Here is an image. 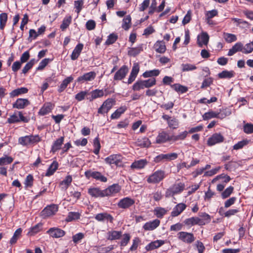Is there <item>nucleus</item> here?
<instances>
[{
    "instance_id": "37",
    "label": "nucleus",
    "mask_w": 253,
    "mask_h": 253,
    "mask_svg": "<svg viewBox=\"0 0 253 253\" xmlns=\"http://www.w3.org/2000/svg\"><path fill=\"white\" fill-rule=\"evenodd\" d=\"M235 73L234 71L224 70L218 74L220 79H231L235 76Z\"/></svg>"
},
{
    "instance_id": "26",
    "label": "nucleus",
    "mask_w": 253,
    "mask_h": 253,
    "mask_svg": "<svg viewBox=\"0 0 253 253\" xmlns=\"http://www.w3.org/2000/svg\"><path fill=\"white\" fill-rule=\"evenodd\" d=\"M243 44L241 42H238L229 50L227 55L229 56H232L239 51H242L243 52Z\"/></svg>"
},
{
    "instance_id": "16",
    "label": "nucleus",
    "mask_w": 253,
    "mask_h": 253,
    "mask_svg": "<svg viewBox=\"0 0 253 253\" xmlns=\"http://www.w3.org/2000/svg\"><path fill=\"white\" fill-rule=\"evenodd\" d=\"M171 142V135L165 131L159 132L156 138V143L162 144L167 142Z\"/></svg>"
},
{
    "instance_id": "8",
    "label": "nucleus",
    "mask_w": 253,
    "mask_h": 253,
    "mask_svg": "<svg viewBox=\"0 0 253 253\" xmlns=\"http://www.w3.org/2000/svg\"><path fill=\"white\" fill-rule=\"evenodd\" d=\"M129 69L127 66L123 65L115 74L113 79L115 81L123 80L128 73Z\"/></svg>"
},
{
    "instance_id": "42",
    "label": "nucleus",
    "mask_w": 253,
    "mask_h": 253,
    "mask_svg": "<svg viewBox=\"0 0 253 253\" xmlns=\"http://www.w3.org/2000/svg\"><path fill=\"white\" fill-rule=\"evenodd\" d=\"M168 210L162 207H156L154 210V213L158 218H162L167 214Z\"/></svg>"
},
{
    "instance_id": "36",
    "label": "nucleus",
    "mask_w": 253,
    "mask_h": 253,
    "mask_svg": "<svg viewBox=\"0 0 253 253\" xmlns=\"http://www.w3.org/2000/svg\"><path fill=\"white\" fill-rule=\"evenodd\" d=\"M126 106H121L117 109L111 116L112 119H117L120 117L122 114H124L126 110Z\"/></svg>"
},
{
    "instance_id": "29",
    "label": "nucleus",
    "mask_w": 253,
    "mask_h": 253,
    "mask_svg": "<svg viewBox=\"0 0 253 253\" xmlns=\"http://www.w3.org/2000/svg\"><path fill=\"white\" fill-rule=\"evenodd\" d=\"M90 96L89 97H87V99L89 100V101H92L93 100L97 98L102 97L104 95V91L103 89H96L93 90H92L90 92Z\"/></svg>"
},
{
    "instance_id": "2",
    "label": "nucleus",
    "mask_w": 253,
    "mask_h": 253,
    "mask_svg": "<svg viewBox=\"0 0 253 253\" xmlns=\"http://www.w3.org/2000/svg\"><path fill=\"white\" fill-rule=\"evenodd\" d=\"M84 176L87 179L91 178L101 182H106L108 180L107 177L101 172L94 170V169L86 170L84 172Z\"/></svg>"
},
{
    "instance_id": "30",
    "label": "nucleus",
    "mask_w": 253,
    "mask_h": 253,
    "mask_svg": "<svg viewBox=\"0 0 253 253\" xmlns=\"http://www.w3.org/2000/svg\"><path fill=\"white\" fill-rule=\"evenodd\" d=\"M154 46L157 53H164L166 50L165 43L163 41H157Z\"/></svg>"
},
{
    "instance_id": "25",
    "label": "nucleus",
    "mask_w": 253,
    "mask_h": 253,
    "mask_svg": "<svg viewBox=\"0 0 253 253\" xmlns=\"http://www.w3.org/2000/svg\"><path fill=\"white\" fill-rule=\"evenodd\" d=\"M209 41V36L206 32H203L201 36L197 38V43L199 47H202L203 45H207Z\"/></svg>"
},
{
    "instance_id": "52",
    "label": "nucleus",
    "mask_w": 253,
    "mask_h": 253,
    "mask_svg": "<svg viewBox=\"0 0 253 253\" xmlns=\"http://www.w3.org/2000/svg\"><path fill=\"white\" fill-rule=\"evenodd\" d=\"M7 21V14L6 13H2L0 14V29L3 30L6 25Z\"/></svg>"
},
{
    "instance_id": "32",
    "label": "nucleus",
    "mask_w": 253,
    "mask_h": 253,
    "mask_svg": "<svg viewBox=\"0 0 253 253\" xmlns=\"http://www.w3.org/2000/svg\"><path fill=\"white\" fill-rule=\"evenodd\" d=\"M58 167L59 164L58 162L56 161H54L47 169L45 175L46 176H50L53 175L58 169Z\"/></svg>"
},
{
    "instance_id": "35",
    "label": "nucleus",
    "mask_w": 253,
    "mask_h": 253,
    "mask_svg": "<svg viewBox=\"0 0 253 253\" xmlns=\"http://www.w3.org/2000/svg\"><path fill=\"white\" fill-rule=\"evenodd\" d=\"M188 132L184 131L180 132L179 134L171 135V140L172 142H175L179 140H184L187 136Z\"/></svg>"
},
{
    "instance_id": "6",
    "label": "nucleus",
    "mask_w": 253,
    "mask_h": 253,
    "mask_svg": "<svg viewBox=\"0 0 253 253\" xmlns=\"http://www.w3.org/2000/svg\"><path fill=\"white\" fill-rule=\"evenodd\" d=\"M116 101L113 98H108L103 102L102 105L98 108L97 113L104 115L107 113L115 104Z\"/></svg>"
},
{
    "instance_id": "22",
    "label": "nucleus",
    "mask_w": 253,
    "mask_h": 253,
    "mask_svg": "<svg viewBox=\"0 0 253 253\" xmlns=\"http://www.w3.org/2000/svg\"><path fill=\"white\" fill-rule=\"evenodd\" d=\"M47 233L53 238H60L63 237L65 235V232L58 228H51Z\"/></svg>"
},
{
    "instance_id": "64",
    "label": "nucleus",
    "mask_w": 253,
    "mask_h": 253,
    "mask_svg": "<svg viewBox=\"0 0 253 253\" xmlns=\"http://www.w3.org/2000/svg\"><path fill=\"white\" fill-rule=\"evenodd\" d=\"M253 51V42L246 44L245 46H243V53L249 54Z\"/></svg>"
},
{
    "instance_id": "56",
    "label": "nucleus",
    "mask_w": 253,
    "mask_h": 253,
    "mask_svg": "<svg viewBox=\"0 0 253 253\" xmlns=\"http://www.w3.org/2000/svg\"><path fill=\"white\" fill-rule=\"evenodd\" d=\"M160 222H146L143 227L146 230H153L159 225Z\"/></svg>"
},
{
    "instance_id": "28",
    "label": "nucleus",
    "mask_w": 253,
    "mask_h": 253,
    "mask_svg": "<svg viewBox=\"0 0 253 253\" xmlns=\"http://www.w3.org/2000/svg\"><path fill=\"white\" fill-rule=\"evenodd\" d=\"M83 47L84 44L81 43H78L76 46L71 55V59L72 60H75L78 59L83 49Z\"/></svg>"
},
{
    "instance_id": "23",
    "label": "nucleus",
    "mask_w": 253,
    "mask_h": 253,
    "mask_svg": "<svg viewBox=\"0 0 253 253\" xmlns=\"http://www.w3.org/2000/svg\"><path fill=\"white\" fill-rule=\"evenodd\" d=\"M122 236V232L111 230L107 233L106 238L108 240H117Z\"/></svg>"
},
{
    "instance_id": "10",
    "label": "nucleus",
    "mask_w": 253,
    "mask_h": 253,
    "mask_svg": "<svg viewBox=\"0 0 253 253\" xmlns=\"http://www.w3.org/2000/svg\"><path fill=\"white\" fill-rule=\"evenodd\" d=\"M121 186L118 183L113 184L104 189L105 196H113L119 193Z\"/></svg>"
},
{
    "instance_id": "40",
    "label": "nucleus",
    "mask_w": 253,
    "mask_h": 253,
    "mask_svg": "<svg viewBox=\"0 0 253 253\" xmlns=\"http://www.w3.org/2000/svg\"><path fill=\"white\" fill-rule=\"evenodd\" d=\"M170 87L175 91L180 93H185L188 89L187 86L182 85L179 84H174L170 85Z\"/></svg>"
},
{
    "instance_id": "34",
    "label": "nucleus",
    "mask_w": 253,
    "mask_h": 253,
    "mask_svg": "<svg viewBox=\"0 0 253 253\" xmlns=\"http://www.w3.org/2000/svg\"><path fill=\"white\" fill-rule=\"evenodd\" d=\"M200 217H201L202 219H200L199 217H191L189 218H187L185 219L184 221H201L202 219H205L206 220H211L210 216L206 212H201L199 214Z\"/></svg>"
},
{
    "instance_id": "43",
    "label": "nucleus",
    "mask_w": 253,
    "mask_h": 253,
    "mask_svg": "<svg viewBox=\"0 0 253 253\" xmlns=\"http://www.w3.org/2000/svg\"><path fill=\"white\" fill-rule=\"evenodd\" d=\"M72 22V17L71 16H66L63 19L62 24L60 25V29L62 31H65L69 26Z\"/></svg>"
},
{
    "instance_id": "21",
    "label": "nucleus",
    "mask_w": 253,
    "mask_h": 253,
    "mask_svg": "<svg viewBox=\"0 0 253 253\" xmlns=\"http://www.w3.org/2000/svg\"><path fill=\"white\" fill-rule=\"evenodd\" d=\"M164 244V241L161 240H157L150 243L145 247V249L147 251H152L159 248Z\"/></svg>"
},
{
    "instance_id": "39",
    "label": "nucleus",
    "mask_w": 253,
    "mask_h": 253,
    "mask_svg": "<svg viewBox=\"0 0 253 253\" xmlns=\"http://www.w3.org/2000/svg\"><path fill=\"white\" fill-rule=\"evenodd\" d=\"M72 180L73 179L71 175H67L65 179L61 181L59 183L60 185L62 186L61 188L62 189L66 190L71 185Z\"/></svg>"
},
{
    "instance_id": "20",
    "label": "nucleus",
    "mask_w": 253,
    "mask_h": 253,
    "mask_svg": "<svg viewBox=\"0 0 253 253\" xmlns=\"http://www.w3.org/2000/svg\"><path fill=\"white\" fill-rule=\"evenodd\" d=\"M64 140V136H61L60 138L57 139L56 140H55L51 146L50 152H52V153H55L57 151L59 150L61 148V146L63 144Z\"/></svg>"
},
{
    "instance_id": "24",
    "label": "nucleus",
    "mask_w": 253,
    "mask_h": 253,
    "mask_svg": "<svg viewBox=\"0 0 253 253\" xmlns=\"http://www.w3.org/2000/svg\"><path fill=\"white\" fill-rule=\"evenodd\" d=\"M143 50V44H139L135 47H128L127 48V55L129 56L135 57Z\"/></svg>"
},
{
    "instance_id": "5",
    "label": "nucleus",
    "mask_w": 253,
    "mask_h": 253,
    "mask_svg": "<svg viewBox=\"0 0 253 253\" xmlns=\"http://www.w3.org/2000/svg\"><path fill=\"white\" fill-rule=\"evenodd\" d=\"M178 155L176 153L161 154L154 158V162L156 163H164L177 159Z\"/></svg>"
},
{
    "instance_id": "18",
    "label": "nucleus",
    "mask_w": 253,
    "mask_h": 253,
    "mask_svg": "<svg viewBox=\"0 0 253 253\" xmlns=\"http://www.w3.org/2000/svg\"><path fill=\"white\" fill-rule=\"evenodd\" d=\"M148 164V162L145 159L135 160L130 167L132 169H144Z\"/></svg>"
},
{
    "instance_id": "63",
    "label": "nucleus",
    "mask_w": 253,
    "mask_h": 253,
    "mask_svg": "<svg viewBox=\"0 0 253 253\" xmlns=\"http://www.w3.org/2000/svg\"><path fill=\"white\" fill-rule=\"evenodd\" d=\"M243 131L246 134H251L253 133V124L251 123H247L243 126Z\"/></svg>"
},
{
    "instance_id": "58",
    "label": "nucleus",
    "mask_w": 253,
    "mask_h": 253,
    "mask_svg": "<svg viewBox=\"0 0 253 253\" xmlns=\"http://www.w3.org/2000/svg\"><path fill=\"white\" fill-rule=\"evenodd\" d=\"M143 84V80H138L133 84L132 89L134 91H139L145 88Z\"/></svg>"
},
{
    "instance_id": "62",
    "label": "nucleus",
    "mask_w": 253,
    "mask_h": 253,
    "mask_svg": "<svg viewBox=\"0 0 253 253\" xmlns=\"http://www.w3.org/2000/svg\"><path fill=\"white\" fill-rule=\"evenodd\" d=\"M249 140L244 139L242 141H239L237 143L233 146V149L239 150L243 148L245 146L247 145L249 143Z\"/></svg>"
},
{
    "instance_id": "19",
    "label": "nucleus",
    "mask_w": 253,
    "mask_h": 253,
    "mask_svg": "<svg viewBox=\"0 0 253 253\" xmlns=\"http://www.w3.org/2000/svg\"><path fill=\"white\" fill-rule=\"evenodd\" d=\"M54 107V105L51 102L45 103L42 107L39 110L38 114L41 116H44L47 114H49L52 111Z\"/></svg>"
},
{
    "instance_id": "7",
    "label": "nucleus",
    "mask_w": 253,
    "mask_h": 253,
    "mask_svg": "<svg viewBox=\"0 0 253 253\" xmlns=\"http://www.w3.org/2000/svg\"><path fill=\"white\" fill-rule=\"evenodd\" d=\"M224 140V137L220 133H215L208 138L207 144L209 146H212L222 143Z\"/></svg>"
},
{
    "instance_id": "38",
    "label": "nucleus",
    "mask_w": 253,
    "mask_h": 253,
    "mask_svg": "<svg viewBox=\"0 0 253 253\" xmlns=\"http://www.w3.org/2000/svg\"><path fill=\"white\" fill-rule=\"evenodd\" d=\"M202 118L204 120H208L212 118L219 119V114L218 112L210 110L209 112L204 113L202 116Z\"/></svg>"
},
{
    "instance_id": "54",
    "label": "nucleus",
    "mask_w": 253,
    "mask_h": 253,
    "mask_svg": "<svg viewBox=\"0 0 253 253\" xmlns=\"http://www.w3.org/2000/svg\"><path fill=\"white\" fill-rule=\"evenodd\" d=\"M34 180V177L32 174H29L27 175L24 181L25 187H32L33 185Z\"/></svg>"
},
{
    "instance_id": "53",
    "label": "nucleus",
    "mask_w": 253,
    "mask_h": 253,
    "mask_svg": "<svg viewBox=\"0 0 253 253\" xmlns=\"http://www.w3.org/2000/svg\"><path fill=\"white\" fill-rule=\"evenodd\" d=\"M36 62V61L35 59H32L30 60L23 68L22 70V73L24 74H26L33 67Z\"/></svg>"
},
{
    "instance_id": "41",
    "label": "nucleus",
    "mask_w": 253,
    "mask_h": 253,
    "mask_svg": "<svg viewBox=\"0 0 253 253\" xmlns=\"http://www.w3.org/2000/svg\"><path fill=\"white\" fill-rule=\"evenodd\" d=\"M160 73V71L159 69H154L152 70H148L146 71L142 74V77L147 78H154L155 77H157L159 75Z\"/></svg>"
},
{
    "instance_id": "60",
    "label": "nucleus",
    "mask_w": 253,
    "mask_h": 253,
    "mask_svg": "<svg viewBox=\"0 0 253 253\" xmlns=\"http://www.w3.org/2000/svg\"><path fill=\"white\" fill-rule=\"evenodd\" d=\"M84 5V0H78L74 1V6L75 9V11L79 14L83 9Z\"/></svg>"
},
{
    "instance_id": "14",
    "label": "nucleus",
    "mask_w": 253,
    "mask_h": 253,
    "mask_svg": "<svg viewBox=\"0 0 253 253\" xmlns=\"http://www.w3.org/2000/svg\"><path fill=\"white\" fill-rule=\"evenodd\" d=\"M30 104V101L27 98H18L15 102L12 104L13 108L17 109H23Z\"/></svg>"
},
{
    "instance_id": "49",
    "label": "nucleus",
    "mask_w": 253,
    "mask_h": 253,
    "mask_svg": "<svg viewBox=\"0 0 253 253\" xmlns=\"http://www.w3.org/2000/svg\"><path fill=\"white\" fill-rule=\"evenodd\" d=\"M42 224L41 222H39L37 225H36L35 226L32 227L30 229V230L28 232V234L30 236H33L35 234L38 233L39 231H40L42 228Z\"/></svg>"
},
{
    "instance_id": "46",
    "label": "nucleus",
    "mask_w": 253,
    "mask_h": 253,
    "mask_svg": "<svg viewBox=\"0 0 253 253\" xmlns=\"http://www.w3.org/2000/svg\"><path fill=\"white\" fill-rule=\"evenodd\" d=\"M223 36L225 41L228 43H231L237 40L236 36L233 34L224 33Z\"/></svg>"
},
{
    "instance_id": "33",
    "label": "nucleus",
    "mask_w": 253,
    "mask_h": 253,
    "mask_svg": "<svg viewBox=\"0 0 253 253\" xmlns=\"http://www.w3.org/2000/svg\"><path fill=\"white\" fill-rule=\"evenodd\" d=\"M73 78L72 76L68 77L65 79L58 86V91L59 93L63 92L67 87L68 85L73 81Z\"/></svg>"
},
{
    "instance_id": "51",
    "label": "nucleus",
    "mask_w": 253,
    "mask_h": 253,
    "mask_svg": "<svg viewBox=\"0 0 253 253\" xmlns=\"http://www.w3.org/2000/svg\"><path fill=\"white\" fill-rule=\"evenodd\" d=\"M181 71L183 72L192 71L197 69V67L194 64L186 63L181 65Z\"/></svg>"
},
{
    "instance_id": "31",
    "label": "nucleus",
    "mask_w": 253,
    "mask_h": 253,
    "mask_svg": "<svg viewBox=\"0 0 253 253\" xmlns=\"http://www.w3.org/2000/svg\"><path fill=\"white\" fill-rule=\"evenodd\" d=\"M95 218L98 221H112L113 220L112 216L106 212L100 213L96 215Z\"/></svg>"
},
{
    "instance_id": "3",
    "label": "nucleus",
    "mask_w": 253,
    "mask_h": 253,
    "mask_svg": "<svg viewBox=\"0 0 253 253\" xmlns=\"http://www.w3.org/2000/svg\"><path fill=\"white\" fill-rule=\"evenodd\" d=\"M59 207L56 204H52L46 206L41 212L40 216L43 219L54 215L58 211Z\"/></svg>"
},
{
    "instance_id": "61",
    "label": "nucleus",
    "mask_w": 253,
    "mask_h": 253,
    "mask_svg": "<svg viewBox=\"0 0 253 253\" xmlns=\"http://www.w3.org/2000/svg\"><path fill=\"white\" fill-rule=\"evenodd\" d=\"M18 143L22 146H27L30 144V138L29 135L22 136L19 138Z\"/></svg>"
},
{
    "instance_id": "44",
    "label": "nucleus",
    "mask_w": 253,
    "mask_h": 253,
    "mask_svg": "<svg viewBox=\"0 0 253 253\" xmlns=\"http://www.w3.org/2000/svg\"><path fill=\"white\" fill-rule=\"evenodd\" d=\"M131 18L130 15H126L123 20L122 27L126 31H127L131 27Z\"/></svg>"
},
{
    "instance_id": "27",
    "label": "nucleus",
    "mask_w": 253,
    "mask_h": 253,
    "mask_svg": "<svg viewBox=\"0 0 253 253\" xmlns=\"http://www.w3.org/2000/svg\"><path fill=\"white\" fill-rule=\"evenodd\" d=\"M28 92V89L25 87H21L13 90L9 93L10 98H14L20 95L26 94Z\"/></svg>"
},
{
    "instance_id": "50",
    "label": "nucleus",
    "mask_w": 253,
    "mask_h": 253,
    "mask_svg": "<svg viewBox=\"0 0 253 253\" xmlns=\"http://www.w3.org/2000/svg\"><path fill=\"white\" fill-rule=\"evenodd\" d=\"M145 88H149L156 85V80L155 78H150L148 80H143Z\"/></svg>"
},
{
    "instance_id": "17",
    "label": "nucleus",
    "mask_w": 253,
    "mask_h": 253,
    "mask_svg": "<svg viewBox=\"0 0 253 253\" xmlns=\"http://www.w3.org/2000/svg\"><path fill=\"white\" fill-rule=\"evenodd\" d=\"M96 76V74L94 71H91L84 74L83 75L79 77L77 79V82L79 83H84L93 80Z\"/></svg>"
},
{
    "instance_id": "1",
    "label": "nucleus",
    "mask_w": 253,
    "mask_h": 253,
    "mask_svg": "<svg viewBox=\"0 0 253 253\" xmlns=\"http://www.w3.org/2000/svg\"><path fill=\"white\" fill-rule=\"evenodd\" d=\"M166 177V172L162 169H158L148 176L147 182L149 184H158Z\"/></svg>"
},
{
    "instance_id": "57",
    "label": "nucleus",
    "mask_w": 253,
    "mask_h": 253,
    "mask_svg": "<svg viewBox=\"0 0 253 253\" xmlns=\"http://www.w3.org/2000/svg\"><path fill=\"white\" fill-rule=\"evenodd\" d=\"M88 94L87 90L81 91L75 95V98L80 102L83 100Z\"/></svg>"
},
{
    "instance_id": "12",
    "label": "nucleus",
    "mask_w": 253,
    "mask_h": 253,
    "mask_svg": "<svg viewBox=\"0 0 253 253\" xmlns=\"http://www.w3.org/2000/svg\"><path fill=\"white\" fill-rule=\"evenodd\" d=\"M139 71V66L138 64H134L127 82L124 83L128 84H132L135 80Z\"/></svg>"
},
{
    "instance_id": "45",
    "label": "nucleus",
    "mask_w": 253,
    "mask_h": 253,
    "mask_svg": "<svg viewBox=\"0 0 253 253\" xmlns=\"http://www.w3.org/2000/svg\"><path fill=\"white\" fill-rule=\"evenodd\" d=\"M81 213L79 212H69L66 219V221H72V220L79 219Z\"/></svg>"
},
{
    "instance_id": "55",
    "label": "nucleus",
    "mask_w": 253,
    "mask_h": 253,
    "mask_svg": "<svg viewBox=\"0 0 253 253\" xmlns=\"http://www.w3.org/2000/svg\"><path fill=\"white\" fill-rule=\"evenodd\" d=\"M118 39V36L117 34L112 33L108 36V38L105 42L106 44H112L116 42Z\"/></svg>"
},
{
    "instance_id": "48",
    "label": "nucleus",
    "mask_w": 253,
    "mask_h": 253,
    "mask_svg": "<svg viewBox=\"0 0 253 253\" xmlns=\"http://www.w3.org/2000/svg\"><path fill=\"white\" fill-rule=\"evenodd\" d=\"M93 145L94 147L93 153L95 155H98L101 148V145L98 136L94 139Z\"/></svg>"
},
{
    "instance_id": "13",
    "label": "nucleus",
    "mask_w": 253,
    "mask_h": 253,
    "mask_svg": "<svg viewBox=\"0 0 253 253\" xmlns=\"http://www.w3.org/2000/svg\"><path fill=\"white\" fill-rule=\"evenodd\" d=\"M105 162L110 165L114 164L116 166H118L122 162L121 155L119 154L110 155L105 159Z\"/></svg>"
},
{
    "instance_id": "59",
    "label": "nucleus",
    "mask_w": 253,
    "mask_h": 253,
    "mask_svg": "<svg viewBox=\"0 0 253 253\" xmlns=\"http://www.w3.org/2000/svg\"><path fill=\"white\" fill-rule=\"evenodd\" d=\"M234 190V187L232 186H230L227 188L224 191L221 193V197L222 199H224L229 197L230 195L233 193Z\"/></svg>"
},
{
    "instance_id": "4",
    "label": "nucleus",
    "mask_w": 253,
    "mask_h": 253,
    "mask_svg": "<svg viewBox=\"0 0 253 253\" xmlns=\"http://www.w3.org/2000/svg\"><path fill=\"white\" fill-rule=\"evenodd\" d=\"M185 187V185L184 183H175L167 189L166 192V196L168 197L181 193L184 190Z\"/></svg>"
},
{
    "instance_id": "11",
    "label": "nucleus",
    "mask_w": 253,
    "mask_h": 253,
    "mask_svg": "<svg viewBox=\"0 0 253 253\" xmlns=\"http://www.w3.org/2000/svg\"><path fill=\"white\" fill-rule=\"evenodd\" d=\"M178 238L187 244L192 243L195 239L192 233L186 232H180L177 234Z\"/></svg>"
},
{
    "instance_id": "15",
    "label": "nucleus",
    "mask_w": 253,
    "mask_h": 253,
    "mask_svg": "<svg viewBox=\"0 0 253 253\" xmlns=\"http://www.w3.org/2000/svg\"><path fill=\"white\" fill-rule=\"evenodd\" d=\"M87 193L91 197L95 198L105 197L104 190H101L99 187H90L88 189Z\"/></svg>"
},
{
    "instance_id": "47",
    "label": "nucleus",
    "mask_w": 253,
    "mask_h": 253,
    "mask_svg": "<svg viewBox=\"0 0 253 253\" xmlns=\"http://www.w3.org/2000/svg\"><path fill=\"white\" fill-rule=\"evenodd\" d=\"M13 161V158L12 157L4 155L3 157L0 158V166L10 164Z\"/></svg>"
},
{
    "instance_id": "9",
    "label": "nucleus",
    "mask_w": 253,
    "mask_h": 253,
    "mask_svg": "<svg viewBox=\"0 0 253 253\" xmlns=\"http://www.w3.org/2000/svg\"><path fill=\"white\" fill-rule=\"evenodd\" d=\"M135 203L134 199L128 197H125L121 199L117 204L118 208L123 209H128Z\"/></svg>"
}]
</instances>
